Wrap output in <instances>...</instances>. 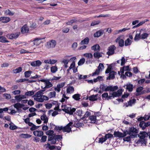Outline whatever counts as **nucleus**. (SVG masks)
<instances>
[{
	"label": "nucleus",
	"mask_w": 150,
	"mask_h": 150,
	"mask_svg": "<svg viewBox=\"0 0 150 150\" xmlns=\"http://www.w3.org/2000/svg\"><path fill=\"white\" fill-rule=\"evenodd\" d=\"M98 68L101 71H102V69H103L104 68V66L102 63H100Z\"/></svg>",
	"instance_id": "62"
},
{
	"label": "nucleus",
	"mask_w": 150,
	"mask_h": 150,
	"mask_svg": "<svg viewBox=\"0 0 150 150\" xmlns=\"http://www.w3.org/2000/svg\"><path fill=\"white\" fill-rule=\"evenodd\" d=\"M132 43V41L129 38H127L125 41V45L126 46L130 45Z\"/></svg>",
	"instance_id": "41"
},
{
	"label": "nucleus",
	"mask_w": 150,
	"mask_h": 150,
	"mask_svg": "<svg viewBox=\"0 0 150 150\" xmlns=\"http://www.w3.org/2000/svg\"><path fill=\"white\" fill-rule=\"evenodd\" d=\"M32 71H26L24 73L25 76L26 78L29 77L32 73Z\"/></svg>",
	"instance_id": "44"
},
{
	"label": "nucleus",
	"mask_w": 150,
	"mask_h": 150,
	"mask_svg": "<svg viewBox=\"0 0 150 150\" xmlns=\"http://www.w3.org/2000/svg\"><path fill=\"white\" fill-rule=\"evenodd\" d=\"M34 99L37 101L39 102H42L44 101V99L42 96H41L40 98H35Z\"/></svg>",
	"instance_id": "51"
},
{
	"label": "nucleus",
	"mask_w": 150,
	"mask_h": 150,
	"mask_svg": "<svg viewBox=\"0 0 150 150\" xmlns=\"http://www.w3.org/2000/svg\"><path fill=\"white\" fill-rule=\"evenodd\" d=\"M108 65V66L107 67V69H106L105 71V74H108L109 73L111 72L112 71V64H111L109 65L107 64Z\"/></svg>",
	"instance_id": "26"
},
{
	"label": "nucleus",
	"mask_w": 150,
	"mask_h": 150,
	"mask_svg": "<svg viewBox=\"0 0 150 150\" xmlns=\"http://www.w3.org/2000/svg\"><path fill=\"white\" fill-rule=\"evenodd\" d=\"M53 125L55 127L54 128V130H59V131H61L62 130H63V128L62 126H55L54 125Z\"/></svg>",
	"instance_id": "56"
},
{
	"label": "nucleus",
	"mask_w": 150,
	"mask_h": 150,
	"mask_svg": "<svg viewBox=\"0 0 150 150\" xmlns=\"http://www.w3.org/2000/svg\"><path fill=\"white\" fill-rule=\"evenodd\" d=\"M25 81H28V82L30 83H31L36 81L35 80H29L28 79H20L18 81V82H23Z\"/></svg>",
	"instance_id": "24"
},
{
	"label": "nucleus",
	"mask_w": 150,
	"mask_h": 150,
	"mask_svg": "<svg viewBox=\"0 0 150 150\" xmlns=\"http://www.w3.org/2000/svg\"><path fill=\"white\" fill-rule=\"evenodd\" d=\"M100 47L98 44H96L94 45L91 47V49L94 51L99 50Z\"/></svg>",
	"instance_id": "33"
},
{
	"label": "nucleus",
	"mask_w": 150,
	"mask_h": 150,
	"mask_svg": "<svg viewBox=\"0 0 150 150\" xmlns=\"http://www.w3.org/2000/svg\"><path fill=\"white\" fill-rule=\"evenodd\" d=\"M74 91V89L72 86H69L67 88V93H71Z\"/></svg>",
	"instance_id": "31"
},
{
	"label": "nucleus",
	"mask_w": 150,
	"mask_h": 150,
	"mask_svg": "<svg viewBox=\"0 0 150 150\" xmlns=\"http://www.w3.org/2000/svg\"><path fill=\"white\" fill-rule=\"evenodd\" d=\"M50 80L48 79H42L39 80L38 81H41L44 82V83L45 85L44 87L43 88L42 86H41L42 89H47L50 88L53 86L52 84L50 82Z\"/></svg>",
	"instance_id": "4"
},
{
	"label": "nucleus",
	"mask_w": 150,
	"mask_h": 150,
	"mask_svg": "<svg viewBox=\"0 0 150 150\" xmlns=\"http://www.w3.org/2000/svg\"><path fill=\"white\" fill-rule=\"evenodd\" d=\"M0 42L3 43L9 42V41L6 40V38L3 36H0Z\"/></svg>",
	"instance_id": "37"
},
{
	"label": "nucleus",
	"mask_w": 150,
	"mask_h": 150,
	"mask_svg": "<svg viewBox=\"0 0 150 150\" xmlns=\"http://www.w3.org/2000/svg\"><path fill=\"white\" fill-rule=\"evenodd\" d=\"M134 136L133 135H129V136L124 137L123 138V140L124 141L129 142L131 140V139L135 138L134 137Z\"/></svg>",
	"instance_id": "28"
},
{
	"label": "nucleus",
	"mask_w": 150,
	"mask_h": 150,
	"mask_svg": "<svg viewBox=\"0 0 150 150\" xmlns=\"http://www.w3.org/2000/svg\"><path fill=\"white\" fill-rule=\"evenodd\" d=\"M65 106V108L62 109V110L65 113L69 114L70 115H72L76 110V109L74 108H71V107H68L65 105H62L61 106L62 108Z\"/></svg>",
	"instance_id": "3"
},
{
	"label": "nucleus",
	"mask_w": 150,
	"mask_h": 150,
	"mask_svg": "<svg viewBox=\"0 0 150 150\" xmlns=\"http://www.w3.org/2000/svg\"><path fill=\"white\" fill-rule=\"evenodd\" d=\"M5 13L7 15L9 16H12L14 14V13L12 12L9 9L6 10L5 11Z\"/></svg>",
	"instance_id": "52"
},
{
	"label": "nucleus",
	"mask_w": 150,
	"mask_h": 150,
	"mask_svg": "<svg viewBox=\"0 0 150 150\" xmlns=\"http://www.w3.org/2000/svg\"><path fill=\"white\" fill-rule=\"evenodd\" d=\"M63 131L64 132H69L71 131V127H69L68 126L66 125L64 127H63Z\"/></svg>",
	"instance_id": "27"
},
{
	"label": "nucleus",
	"mask_w": 150,
	"mask_h": 150,
	"mask_svg": "<svg viewBox=\"0 0 150 150\" xmlns=\"http://www.w3.org/2000/svg\"><path fill=\"white\" fill-rule=\"evenodd\" d=\"M22 70V68L21 67H19L16 69H13V73L16 74L21 72Z\"/></svg>",
	"instance_id": "30"
},
{
	"label": "nucleus",
	"mask_w": 150,
	"mask_h": 150,
	"mask_svg": "<svg viewBox=\"0 0 150 150\" xmlns=\"http://www.w3.org/2000/svg\"><path fill=\"white\" fill-rule=\"evenodd\" d=\"M41 140H40L41 142H46L47 139V136L45 135H42V136Z\"/></svg>",
	"instance_id": "53"
},
{
	"label": "nucleus",
	"mask_w": 150,
	"mask_h": 150,
	"mask_svg": "<svg viewBox=\"0 0 150 150\" xmlns=\"http://www.w3.org/2000/svg\"><path fill=\"white\" fill-rule=\"evenodd\" d=\"M104 32V31L102 29H100L95 33L93 34L95 38H98L102 35Z\"/></svg>",
	"instance_id": "11"
},
{
	"label": "nucleus",
	"mask_w": 150,
	"mask_h": 150,
	"mask_svg": "<svg viewBox=\"0 0 150 150\" xmlns=\"http://www.w3.org/2000/svg\"><path fill=\"white\" fill-rule=\"evenodd\" d=\"M149 119V117H148V118H146V117H141L138 118L137 120L141 122V121H142V120H147Z\"/></svg>",
	"instance_id": "60"
},
{
	"label": "nucleus",
	"mask_w": 150,
	"mask_h": 150,
	"mask_svg": "<svg viewBox=\"0 0 150 150\" xmlns=\"http://www.w3.org/2000/svg\"><path fill=\"white\" fill-rule=\"evenodd\" d=\"M20 136L22 138L24 139H26L30 138L32 136L30 134H21Z\"/></svg>",
	"instance_id": "35"
},
{
	"label": "nucleus",
	"mask_w": 150,
	"mask_h": 150,
	"mask_svg": "<svg viewBox=\"0 0 150 150\" xmlns=\"http://www.w3.org/2000/svg\"><path fill=\"white\" fill-rule=\"evenodd\" d=\"M105 136L107 140V139H109L113 137V135L111 134L108 133L106 134Z\"/></svg>",
	"instance_id": "59"
},
{
	"label": "nucleus",
	"mask_w": 150,
	"mask_h": 150,
	"mask_svg": "<svg viewBox=\"0 0 150 150\" xmlns=\"http://www.w3.org/2000/svg\"><path fill=\"white\" fill-rule=\"evenodd\" d=\"M85 59L84 58L81 59L79 61L78 64L79 66H80L83 64L85 62Z\"/></svg>",
	"instance_id": "48"
},
{
	"label": "nucleus",
	"mask_w": 150,
	"mask_h": 150,
	"mask_svg": "<svg viewBox=\"0 0 150 150\" xmlns=\"http://www.w3.org/2000/svg\"><path fill=\"white\" fill-rule=\"evenodd\" d=\"M29 31V28L27 24L24 25L21 29V32L22 34L28 33Z\"/></svg>",
	"instance_id": "10"
},
{
	"label": "nucleus",
	"mask_w": 150,
	"mask_h": 150,
	"mask_svg": "<svg viewBox=\"0 0 150 150\" xmlns=\"http://www.w3.org/2000/svg\"><path fill=\"white\" fill-rule=\"evenodd\" d=\"M91 115V113L89 111H86L84 115L81 118V119L83 120L84 119L86 118L88 116H90Z\"/></svg>",
	"instance_id": "42"
},
{
	"label": "nucleus",
	"mask_w": 150,
	"mask_h": 150,
	"mask_svg": "<svg viewBox=\"0 0 150 150\" xmlns=\"http://www.w3.org/2000/svg\"><path fill=\"white\" fill-rule=\"evenodd\" d=\"M42 39L40 38H36L34 39L33 41V45L36 46L39 45L41 43V40Z\"/></svg>",
	"instance_id": "15"
},
{
	"label": "nucleus",
	"mask_w": 150,
	"mask_h": 150,
	"mask_svg": "<svg viewBox=\"0 0 150 150\" xmlns=\"http://www.w3.org/2000/svg\"><path fill=\"white\" fill-rule=\"evenodd\" d=\"M24 105H21L20 103H16L15 104L13 105L14 107L16 108L17 110H19V108H21L22 106H24Z\"/></svg>",
	"instance_id": "32"
},
{
	"label": "nucleus",
	"mask_w": 150,
	"mask_h": 150,
	"mask_svg": "<svg viewBox=\"0 0 150 150\" xmlns=\"http://www.w3.org/2000/svg\"><path fill=\"white\" fill-rule=\"evenodd\" d=\"M46 108L47 109H50L52 106V104L51 103H47L45 105Z\"/></svg>",
	"instance_id": "63"
},
{
	"label": "nucleus",
	"mask_w": 150,
	"mask_h": 150,
	"mask_svg": "<svg viewBox=\"0 0 150 150\" xmlns=\"http://www.w3.org/2000/svg\"><path fill=\"white\" fill-rule=\"evenodd\" d=\"M54 133V132L53 130H49L47 131L46 132V134L47 135H49L50 136H52V135H54L53 133Z\"/></svg>",
	"instance_id": "49"
},
{
	"label": "nucleus",
	"mask_w": 150,
	"mask_h": 150,
	"mask_svg": "<svg viewBox=\"0 0 150 150\" xmlns=\"http://www.w3.org/2000/svg\"><path fill=\"white\" fill-rule=\"evenodd\" d=\"M83 56L88 59L92 58L93 57V54L91 53H85L83 54Z\"/></svg>",
	"instance_id": "45"
},
{
	"label": "nucleus",
	"mask_w": 150,
	"mask_h": 150,
	"mask_svg": "<svg viewBox=\"0 0 150 150\" xmlns=\"http://www.w3.org/2000/svg\"><path fill=\"white\" fill-rule=\"evenodd\" d=\"M143 89V88L142 87L140 86L137 88L136 89L137 93H136V95L137 96L143 94V93L142 92V91Z\"/></svg>",
	"instance_id": "18"
},
{
	"label": "nucleus",
	"mask_w": 150,
	"mask_h": 150,
	"mask_svg": "<svg viewBox=\"0 0 150 150\" xmlns=\"http://www.w3.org/2000/svg\"><path fill=\"white\" fill-rule=\"evenodd\" d=\"M93 56L95 58L99 59L102 57V55L99 52H97L94 53Z\"/></svg>",
	"instance_id": "38"
},
{
	"label": "nucleus",
	"mask_w": 150,
	"mask_h": 150,
	"mask_svg": "<svg viewBox=\"0 0 150 150\" xmlns=\"http://www.w3.org/2000/svg\"><path fill=\"white\" fill-rule=\"evenodd\" d=\"M106 86L104 83H102L100 85V88L102 91H105Z\"/></svg>",
	"instance_id": "54"
},
{
	"label": "nucleus",
	"mask_w": 150,
	"mask_h": 150,
	"mask_svg": "<svg viewBox=\"0 0 150 150\" xmlns=\"http://www.w3.org/2000/svg\"><path fill=\"white\" fill-rule=\"evenodd\" d=\"M139 126L142 129L144 130L146 127L150 126V122H145L144 121H141L140 122Z\"/></svg>",
	"instance_id": "6"
},
{
	"label": "nucleus",
	"mask_w": 150,
	"mask_h": 150,
	"mask_svg": "<svg viewBox=\"0 0 150 150\" xmlns=\"http://www.w3.org/2000/svg\"><path fill=\"white\" fill-rule=\"evenodd\" d=\"M137 136L139 138L138 142H141L142 144L146 145L147 142V139L146 138L148 136L147 133L144 131H141L139 134H138Z\"/></svg>",
	"instance_id": "1"
},
{
	"label": "nucleus",
	"mask_w": 150,
	"mask_h": 150,
	"mask_svg": "<svg viewBox=\"0 0 150 150\" xmlns=\"http://www.w3.org/2000/svg\"><path fill=\"white\" fill-rule=\"evenodd\" d=\"M118 89V87L117 86H111V92H114Z\"/></svg>",
	"instance_id": "58"
},
{
	"label": "nucleus",
	"mask_w": 150,
	"mask_h": 150,
	"mask_svg": "<svg viewBox=\"0 0 150 150\" xmlns=\"http://www.w3.org/2000/svg\"><path fill=\"white\" fill-rule=\"evenodd\" d=\"M89 39L88 37H86L83 40L81 41L80 44L81 45H87L89 42Z\"/></svg>",
	"instance_id": "23"
},
{
	"label": "nucleus",
	"mask_w": 150,
	"mask_h": 150,
	"mask_svg": "<svg viewBox=\"0 0 150 150\" xmlns=\"http://www.w3.org/2000/svg\"><path fill=\"white\" fill-rule=\"evenodd\" d=\"M129 132H127L128 134L129 135H133L134 138H136L137 137L138 134H137L139 132L138 129L134 127H131L129 128L128 130Z\"/></svg>",
	"instance_id": "5"
},
{
	"label": "nucleus",
	"mask_w": 150,
	"mask_h": 150,
	"mask_svg": "<svg viewBox=\"0 0 150 150\" xmlns=\"http://www.w3.org/2000/svg\"><path fill=\"white\" fill-rule=\"evenodd\" d=\"M84 124L83 123H74V124L73 125L74 126L79 128L81 127H82V126Z\"/></svg>",
	"instance_id": "50"
},
{
	"label": "nucleus",
	"mask_w": 150,
	"mask_h": 150,
	"mask_svg": "<svg viewBox=\"0 0 150 150\" xmlns=\"http://www.w3.org/2000/svg\"><path fill=\"white\" fill-rule=\"evenodd\" d=\"M145 29H141L139 30V33H136L134 38V40H139L140 39H144L146 38L148 36L149 34L143 32H144Z\"/></svg>",
	"instance_id": "2"
},
{
	"label": "nucleus",
	"mask_w": 150,
	"mask_h": 150,
	"mask_svg": "<svg viewBox=\"0 0 150 150\" xmlns=\"http://www.w3.org/2000/svg\"><path fill=\"white\" fill-rule=\"evenodd\" d=\"M10 20V18L8 17H2L0 18V21L4 23L9 22Z\"/></svg>",
	"instance_id": "16"
},
{
	"label": "nucleus",
	"mask_w": 150,
	"mask_h": 150,
	"mask_svg": "<svg viewBox=\"0 0 150 150\" xmlns=\"http://www.w3.org/2000/svg\"><path fill=\"white\" fill-rule=\"evenodd\" d=\"M56 140L59 142L62 139V135H54Z\"/></svg>",
	"instance_id": "40"
},
{
	"label": "nucleus",
	"mask_w": 150,
	"mask_h": 150,
	"mask_svg": "<svg viewBox=\"0 0 150 150\" xmlns=\"http://www.w3.org/2000/svg\"><path fill=\"white\" fill-rule=\"evenodd\" d=\"M100 71H101L98 68L96 69V71L90 74V75L92 76L98 75Z\"/></svg>",
	"instance_id": "39"
},
{
	"label": "nucleus",
	"mask_w": 150,
	"mask_h": 150,
	"mask_svg": "<svg viewBox=\"0 0 150 150\" xmlns=\"http://www.w3.org/2000/svg\"><path fill=\"white\" fill-rule=\"evenodd\" d=\"M100 23V21H93L91 23V26H94L95 25H98Z\"/></svg>",
	"instance_id": "55"
},
{
	"label": "nucleus",
	"mask_w": 150,
	"mask_h": 150,
	"mask_svg": "<svg viewBox=\"0 0 150 150\" xmlns=\"http://www.w3.org/2000/svg\"><path fill=\"white\" fill-rule=\"evenodd\" d=\"M81 95L78 93L75 94L72 96V98L76 100H79L80 99Z\"/></svg>",
	"instance_id": "29"
},
{
	"label": "nucleus",
	"mask_w": 150,
	"mask_h": 150,
	"mask_svg": "<svg viewBox=\"0 0 150 150\" xmlns=\"http://www.w3.org/2000/svg\"><path fill=\"white\" fill-rule=\"evenodd\" d=\"M123 91L124 89L122 88L119 89L116 92H113L112 95L114 97H119L121 96Z\"/></svg>",
	"instance_id": "9"
},
{
	"label": "nucleus",
	"mask_w": 150,
	"mask_h": 150,
	"mask_svg": "<svg viewBox=\"0 0 150 150\" xmlns=\"http://www.w3.org/2000/svg\"><path fill=\"white\" fill-rule=\"evenodd\" d=\"M113 135L115 137H118L119 138L122 137V133L119 131H115Z\"/></svg>",
	"instance_id": "36"
},
{
	"label": "nucleus",
	"mask_w": 150,
	"mask_h": 150,
	"mask_svg": "<svg viewBox=\"0 0 150 150\" xmlns=\"http://www.w3.org/2000/svg\"><path fill=\"white\" fill-rule=\"evenodd\" d=\"M115 42L119 43V46L122 47L124 45V41L122 39H120V37H118L116 40Z\"/></svg>",
	"instance_id": "14"
},
{
	"label": "nucleus",
	"mask_w": 150,
	"mask_h": 150,
	"mask_svg": "<svg viewBox=\"0 0 150 150\" xmlns=\"http://www.w3.org/2000/svg\"><path fill=\"white\" fill-rule=\"evenodd\" d=\"M34 136L38 137H41L44 134L43 132L40 130H35L33 132Z\"/></svg>",
	"instance_id": "13"
},
{
	"label": "nucleus",
	"mask_w": 150,
	"mask_h": 150,
	"mask_svg": "<svg viewBox=\"0 0 150 150\" xmlns=\"http://www.w3.org/2000/svg\"><path fill=\"white\" fill-rule=\"evenodd\" d=\"M89 119L91 121H93L92 123L96 124H98V120H97L96 116H95V115L90 116L89 117Z\"/></svg>",
	"instance_id": "19"
},
{
	"label": "nucleus",
	"mask_w": 150,
	"mask_h": 150,
	"mask_svg": "<svg viewBox=\"0 0 150 150\" xmlns=\"http://www.w3.org/2000/svg\"><path fill=\"white\" fill-rule=\"evenodd\" d=\"M34 92L33 91H30L25 92V95L28 96H30L34 95Z\"/></svg>",
	"instance_id": "47"
},
{
	"label": "nucleus",
	"mask_w": 150,
	"mask_h": 150,
	"mask_svg": "<svg viewBox=\"0 0 150 150\" xmlns=\"http://www.w3.org/2000/svg\"><path fill=\"white\" fill-rule=\"evenodd\" d=\"M109 94L111 96H108V97H107L106 100H111L113 98H114L115 97H114L112 96V92H110L109 93Z\"/></svg>",
	"instance_id": "61"
},
{
	"label": "nucleus",
	"mask_w": 150,
	"mask_h": 150,
	"mask_svg": "<svg viewBox=\"0 0 150 150\" xmlns=\"http://www.w3.org/2000/svg\"><path fill=\"white\" fill-rule=\"evenodd\" d=\"M56 93L55 91H53L50 92L48 94V96L50 98H52L55 97L56 96Z\"/></svg>",
	"instance_id": "43"
},
{
	"label": "nucleus",
	"mask_w": 150,
	"mask_h": 150,
	"mask_svg": "<svg viewBox=\"0 0 150 150\" xmlns=\"http://www.w3.org/2000/svg\"><path fill=\"white\" fill-rule=\"evenodd\" d=\"M109 73V76L107 77V79L110 80L114 79L115 78V75L117 74L116 72L114 71H112Z\"/></svg>",
	"instance_id": "12"
},
{
	"label": "nucleus",
	"mask_w": 150,
	"mask_h": 150,
	"mask_svg": "<svg viewBox=\"0 0 150 150\" xmlns=\"http://www.w3.org/2000/svg\"><path fill=\"white\" fill-rule=\"evenodd\" d=\"M42 64V62L40 60H37L32 62L31 63V65L33 67H39Z\"/></svg>",
	"instance_id": "17"
},
{
	"label": "nucleus",
	"mask_w": 150,
	"mask_h": 150,
	"mask_svg": "<svg viewBox=\"0 0 150 150\" xmlns=\"http://www.w3.org/2000/svg\"><path fill=\"white\" fill-rule=\"evenodd\" d=\"M126 89L129 92L132 91L133 88V85L131 83H129L126 85Z\"/></svg>",
	"instance_id": "25"
},
{
	"label": "nucleus",
	"mask_w": 150,
	"mask_h": 150,
	"mask_svg": "<svg viewBox=\"0 0 150 150\" xmlns=\"http://www.w3.org/2000/svg\"><path fill=\"white\" fill-rule=\"evenodd\" d=\"M116 47L114 45L110 46L108 48V51L107 53V54L109 56H110L113 54L115 53V50L116 49Z\"/></svg>",
	"instance_id": "7"
},
{
	"label": "nucleus",
	"mask_w": 150,
	"mask_h": 150,
	"mask_svg": "<svg viewBox=\"0 0 150 150\" xmlns=\"http://www.w3.org/2000/svg\"><path fill=\"white\" fill-rule=\"evenodd\" d=\"M15 98L18 102H19L22 100L20 95L16 96L15 97Z\"/></svg>",
	"instance_id": "64"
},
{
	"label": "nucleus",
	"mask_w": 150,
	"mask_h": 150,
	"mask_svg": "<svg viewBox=\"0 0 150 150\" xmlns=\"http://www.w3.org/2000/svg\"><path fill=\"white\" fill-rule=\"evenodd\" d=\"M56 44V41L54 40H52L50 42H47V45L50 48H54Z\"/></svg>",
	"instance_id": "20"
},
{
	"label": "nucleus",
	"mask_w": 150,
	"mask_h": 150,
	"mask_svg": "<svg viewBox=\"0 0 150 150\" xmlns=\"http://www.w3.org/2000/svg\"><path fill=\"white\" fill-rule=\"evenodd\" d=\"M19 35V33H18L8 34L7 35L6 37L8 39H14L18 38Z\"/></svg>",
	"instance_id": "8"
},
{
	"label": "nucleus",
	"mask_w": 150,
	"mask_h": 150,
	"mask_svg": "<svg viewBox=\"0 0 150 150\" xmlns=\"http://www.w3.org/2000/svg\"><path fill=\"white\" fill-rule=\"evenodd\" d=\"M42 90L39 91H38L34 95L33 97H38L40 96L41 95H42L43 94V92L45 91V89H43Z\"/></svg>",
	"instance_id": "21"
},
{
	"label": "nucleus",
	"mask_w": 150,
	"mask_h": 150,
	"mask_svg": "<svg viewBox=\"0 0 150 150\" xmlns=\"http://www.w3.org/2000/svg\"><path fill=\"white\" fill-rule=\"evenodd\" d=\"M48 141H51V143L52 144H55L57 141L54 135L51 137L49 136L48 137Z\"/></svg>",
	"instance_id": "22"
},
{
	"label": "nucleus",
	"mask_w": 150,
	"mask_h": 150,
	"mask_svg": "<svg viewBox=\"0 0 150 150\" xmlns=\"http://www.w3.org/2000/svg\"><path fill=\"white\" fill-rule=\"evenodd\" d=\"M83 113V111L81 110H78L76 112V114L80 117H81Z\"/></svg>",
	"instance_id": "57"
},
{
	"label": "nucleus",
	"mask_w": 150,
	"mask_h": 150,
	"mask_svg": "<svg viewBox=\"0 0 150 150\" xmlns=\"http://www.w3.org/2000/svg\"><path fill=\"white\" fill-rule=\"evenodd\" d=\"M58 68L57 66H52L51 68V71L52 73H55L57 71Z\"/></svg>",
	"instance_id": "46"
},
{
	"label": "nucleus",
	"mask_w": 150,
	"mask_h": 150,
	"mask_svg": "<svg viewBox=\"0 0 150 150\" xmlns=\"http://www.w3.org/2000/svg\"><path fill=\"white\" fill-rule=\"evenodd\" d=\"M98 94H97L95 95H93L90 96L89 98V100L91 101H94L97 100V99L96 97L98 96Z\"/></svg>",
	"instance_id": "34"
}]
</instances>
